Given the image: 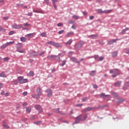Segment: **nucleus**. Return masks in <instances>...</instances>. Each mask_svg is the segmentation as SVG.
Instances as JSON below:
<instances>
[{"instance_id":"nucleus-1","label":"nucleus","mask_w":129,"mask_h":129,"mask_svg":"<svg viewBox=\"0 0 129 129\" xmlns=\"http://www.w3.org/2000/svg\"><path fill=\"white\" fill-rule=\"evenodd\" d=\"M87 118V115H85L84 116L80 115L77 117V120L75 122V123H77L80 120H81L82 121H83L84 120H85L86 118Z\"/></svg>"},{"instance_id":"nucleus-2","label":"nucleus","mask_w":129,"mask_h":129,"mask_svg":"<svg viewBox=\"0 0 129 129\" xmlns=\"http://www.w3.org/2000/svg\"><path fill=\"white\" fill-rule=\"evenodd\" d=\"M12 28L13 29H22L23 28V25L22 24H14L12 25Z\"/></svg>"},{"instance_id":"nucleus-3","label":"nucleus","mask_w":129,"mask_h":129,"mask_svg":"<svg viewBox=\"0 0 129 129\" xmlns=\"http://www.w3.org/2000/svg\"><path fill=\"white\" fill-rule=\"evenodd\" d=\"M97 12L98 14H108L110 13V10H105L104 11H103L101 9H98Z\"/></svg>"},{"instance_id":"nucleus-4","label":"nucleus","mask_w":129,"mask_h":129,"mask_svg":"<svg viewBox=\"0 0 129 129\" xmlns=\"http://www.w3.org/2000/svg\"><path fill=\"white\" fill-rule=\"evenodd\" d=\"M46 92H47L48 93L47 94V96L48 97H51V96H52V90L51 89H47L46 90Z\"/></svg>"},{"instance_id":"nucleus-5","label":"nucleus","mask_w":129,"mask_h":129,"mask_svg":"<svg viewBox=\"0 0 129 129\" xmlns=\"http://www.w3.org/2000/svg\"><path fill=\"white\" fill-rule=\"evenodd\" d=\"M71 60L73 61V62H75V63H78V64H80V62L78 61L77 60V58L74 57H72L71 58Z\"/></svg>"},{"instance_id":"nucleus-6","label":"nucleus","mask_w":129,"mask_h":129,"mask_svg":"<svg viewBox=\"0 0 129 129\" xmlns=\"http://www.w3.org/2000/svg\"><path fill=\"white\" fill-rule=\"evenodd\" d=\"M36 92L39 96H41V95L42 94V93L41 92V87H39L36 89Z\"/></svg>"},{"instance_id":"nucleus-7","label":"nucleus","mask_w":129,"mask_h":129,"mask_svg":"<svg viewBox=\"0 0 129 129\" xmlns=\"http://www.w3.org/2000/svg\"><path fill=\"white\" fill-rule=\"evenodd\" d=\"M110 73H116V74H119V70L118 69H114L113 71H110Z\"/></svg>"},{"instance_id":"nucleus-8","label":"nucleus","mask_w":129,"mask_h":129,"mask_svg":"<svg viewBox=\"0 0 129 129\" xmlns=\"http://www.w3.org/2000/svg\"><path fill=\"white\" fill-rule=\"evenodd\" d=\"M116 41H118V39H116L111 40L109 41L108 44L109 45H111V44H113V43H115V42H116Z\"/></svg>"},{"instance_id":"nucleus-9","label":"nucleus","mask_w":129,"mask_h":129,"mask_svg":"<svg viewBox=\"0 0 129 129\" xmlns=\"http://www.w3.org/2000/svg\"><path fill=\"white\" fill-rule=\"evenodd\" d=\"M120 84H121V82L118 81V82H117V83H115L114 84V86L115 87H118V86H120Z\"/></svg>"},{"instance_id":"nucleus-10","label":"nucleus","mask_w":129,"mask_h":129,"mask_svg":"<svg viewBox=\"0 0 129 129\" xmlns=\"http://www.w3.org/2000/svg\"><path fill=\"white\" fill-rule=\"evenodd\" d=\"M28 82V79H22L21 82H20V84H23V83H27Z\"/></svg>"},{"instance_id":"nucleus-11","label":"nucleus","mask_w":129,"mask_h":129,"mask_svg":"<svg viewBox=\"0 0 129 129\" xmlns=\"http://www.w3.org/2000/svg\"><path fill=\"white\" fill-rule=\"evenodd\" d=\"M20 41H21V42H25L26 41H27V38L24 37H20Z\"/></svg>"},{"instance_id":"nucleus-12","label":"nucleus","mask_w":129,"mask_h":129,"mask_svg":"<svg viewBox=\"0 0 129 129\" xmlns=\"http://www.w3.org/2000/svg\"><path fill=\"white\" fill-rule=\"evenodd\" d=\"M32 97H33V98H35L36 99H39V98H40V96L38 95V94H34L32 95Z\"/></svg>"},{"instance_id":"nucleus-13","label":"nucleus","mask_w":129,"mask_h":129,"mask_svg":"<svg viewBox=\"0 0 129 129\" xmlns=\"http://www.w3.org/2000/svg\"><path fill=\"white\" fill-rule=\"evenodd\" d=\"M107 96H109V95H105V94H104V93H102L100 95V97H103V98H104L105 97H107Z\"/></svg>"},{"instance_id":"nucleus-14","label":"nucleus","mask_w":129,"mask_h":129,"mask_svg":"<svg viewBox=\"0 0 129 129\" xmlns=\"http://www.w3.org/2000/svg\"><path fill=\"white\" fill-rule=\"evenodd\" d=\"M93 108L91 107H89L85 109V111H90V110H92Z\"/></svg>"},{"instance_id":"nucleus-15","label":"nucleus","mask_w":129,"mask_h":129,"mask_svg":"<svg viewBox=\"0 0 129 129\" xmlns=\"http://www.w3.org/2000/svg\"><path fill=\"white\" fill-rule=\"evenodd\" d=\"M22 79H24V77L20 76V77H18V80L19 83H20L21 82Z\"/></svg>"},{"instance_id":"nucleus-16","label":"nucleus","mask_w":129,"mask_h":129,"mask_svg":"<svg viewBox=\"0 0 129 129\" xmlns=\"http://www.w3.org/2000/svg\"><path fill=\"white\" fill-rule=\"evenodd\" d=\"M112 57H116L117 56V51H113L112 53Z\"/></svg>"},{"instance_id":"nucleus-17","label":"nucleus","mask_w":129,"mask_h":129,"mask_svg":"<svg viewBox=\"0 0 129 129\" xmlns=\"http://www.w3.org/2000/svg\"><path fill=\"white\" fill-rule=\"evenodd\" d=\"M46 44L48 45H52V46H54L55 44V42L54 41H48V42L46 43Z\"/></svg>"},{"instance_id":"nucleus-18","label":"nucleus","mask_w":129,"mask_h":129,"mask_svg":"<svg viewBox=\"0 0 129 129\" xmlns=\"http://www.w3.org/2000/svg\"><path fill=\"white\" fill-rule=\"evenodd\" d=\"M54 47H56V48H59L60 47H61V45H60V44L58 43H54Z\"/></svg>"},{"instance_id":"nucleus-19","label":"nucleus","mask_w":129,"mask_h":129,"mask_svg":"<svg viewBox=\"0 0 129 129\" xmlns=\"http://www.w3.org/2000/svg\"><path fill=\"white\" fill-rule=\"evenodd\" d=\"M0 77H3L5 78V77H7L6 76V73L3 72L2 73L0 74Z\"/></svg>"},{"instance_id":"nucleus-20","label":"nucleus","mask_w":129,"mask_h":129,"mask_svg":"<svg viewBox=\"0 0 129 129\" xmlns=\"http://www.w3.org/2000/svg\"><path fill=\"white\" fill-rule=\"evenodd\" d=\"M6 30L5 28L2 27V26H0V32H6Z\"/></svg>"},{"instance_id":"nucleus-21","label":"nucleus","mask_w":129,"mask_h":129,"mask_svg":"<svg viewBox=\"0 0 129 129\" xmlns=\"http://www.w3.org/2000/svg\"><path fill=\"white\" fill-rule=\"evenodd\" d=\"M40 35L41 37H47V33L46 32H42Z\"/></svg>"},{"instance_id":"nucleus-22","label":"nucleus","mask_w":129,"mask_h":129,"mask_svg":"<svg viewBox=\"0 0 129 129\" xmlns=\"http://www.w3.org/2000/svg\"><path fill=\"white\" fill-rule=\"evenodd\" d=\"M34 73L33 72V71H30L28 74V76H34Z\"/></svg>"},{"instance_id":"nucleus-23","label":"nucleus","mask_w":129,"mask_h":129,"mask_svg":"<svg viewBox=\"0 0 129 129\" xmlns=\"http://www.w3.org/2000/svg\"><path fill=\"white\" fill-rule=\"evenodd\" d=\"M96 72L95 71H93L90 74V75L91 76H94V75L96 74Z\"/></svg>"},{"instance_id":"nucleus-24","label":"nucleus","mask_w":129,"mask_h":129,"mask_svg":"<svg viewBox=\"0 0 129 129\" xmlns=\"http://www.w3.org/2000/svg\"><path fill=\"white\" fill-rule=\"evenodd\" d=\"M25 36L28 37V38H33V33L27 34Z\"/></svg>"},{"instance_id":"nucleus-25","label":"nucleus","mask_w":129,"mask_h":129,"mask_svg":"<svg viewBox=\"0 0 129 129\" xmlns=\"http://www.w3.org/2000/svg\"><path fill=\"white\" fill-rule=\"evenodd\" d=\"M72 18L73 19H75V20H78V19H79V16H78L77 15H73L72 16Z\"/></svg>"},{"instance_id":"nucleus-26","label":"nucleus","mask_w":129,"mask_h":129,"mask_svg":"<svg viewBox=\"0 0 129 129\" xmlns=\"http://www.w3.org/2000/svg\"><path fill=\"white\" fill-rule=\"evenodd\" d=\"M31 110H32V109H31V107H28L26 108V111H27L28 113H30V112H31Z\"/></svg>"},{"instance_id":"nucleus-27","label":"nucleus","mask_w":129,"mask_h":129,"mask_svg":"<svg viewBox=\"0 0 129 129\" xmlns=\"http://www.w3.org/2000/svg\"><path fill=\"white\" fill-rule=\"evenodd\" d=\"M129 30V28H126L125 29H123L122 31V34H124L125 33V32L126 31H128Z\"/></svg>"},{"instance_id":"nucleus-28","label":"nucleus","mask_w":129,"mask_h":129,"mask_svg":"<svg viewBox=\"0 0 129 129\" xmlns=\"http://www.w3.org/2000/svg\"><path fill=\"white\" fill-rule=\"evenodd\" d=\"M8 46H9V45H8V43H7L6 44H3L1 47H2V48H3L4 49H5V48H7V47H8Z\"/></svg>"},{"instance_id":"nucleus-29","label":"nucleus","mask_w":129,"mask_h":129,"mask_svg":"<svg viewBox=\"0 0 129 129\" xmlns=\"http://www.w3.org/2000/svg\"><path fill=\"white\" fill-rule=\"evenodd\" d=\"M35 108L36 109H41V106L39 105H36L34 106Z\"/></svg>"},{"instance_id":"nucleus-30","label":"nucleus","mask_w":129,"mask_h":129,"mask_svg":"<svg viewBox=\"0 0 129 129\" xmlns=\"http://www.w3.org/2000/svg\"><path fill=\"white\" fill-rule=\"evenodd\" d=\"M14 43H15V41H10L9 42H7V44H8V46H10L11 45L14 44Z\"/></svg>"},{"instance_id":"nucleus-31","label":"nucleus","mask_w":129,"mask_h":129,"mask_svg":"<svg viewBox=\"0 0 129 129\" xmlns=\"http://www.w3.org/2000/svg\"><path fill=\"white\" fill-rule=\"evenodd\" d=\"M33 13H38V14H42V12L38 10H35V9H33Z\"/></svg>"},{"instance_id":"nucleus-32","label":"nucleus","mask_w":129,"mask_h":129,"mask_svg":"<svg viewBox=\"0 0 129 129\" xmlns=\"http://www.w3.org/2000/svg\"><path fill=\"white\" fill-rule=\"evenodd\" d=\"M17 52H19V53H24V52H25V50L24 49H17Z\"/></svg>"},{"instance_id":"nucleus-33","label":"nucleus","mask_w":129,"mask_h":129,"mask_svg":"<svg viewBox=\"0 0 129 129\" xmlns=\"http://www.w3.org/2000/svg\"><path fill=\"white\" fill-rule=\"evenodd\" d=\"M55 112H56V113H59L60 114H61V112H60V111H59V109H55L54 110Z\"/></svg>"},{"instance_id":"nucleus-34","label":"nucleus","mask_w":129,"mask_h":129,"mask_svg":"<svg viewBox=\"0 0 129 129\" xmlns=\"http://www.w3.org/2000/svg\"><path fill=\"white\" fill-rule=\"evenodd\" d=\"M112 94L113 96H114V97H117V96H118L117 95V94L116 93H115V92L112 93Z\"/></svg>"},{"instance_id":"nucleus-35","label":"nucleus","mask_w":129,"mask_h":129,"mask_svg":"<svg viewBox=\"0 0 129 129\" xmlns=\"http://www.w3.org/2000/svg\"><path fill=\"white\" fill-rule=\"evenodd\" d=\"M91 37H92L93 39H95V38H97L98 37V35H91Z\"/></svg>"},{"instance_id":"nucleus-36","label":"nucleus","mask_w":129,"mask_h":129,"mask_svg":"<svg viewBox=\"0 0 129 129\" xmlns=\"http://www.w3.org/2000/svg\"><path fill=\"white\" fill-rule=\"evenodd\" d=\"M71 43H72V40L71 39L68 41V42H67V45H71Z\"/></svg>"},{"instance_id":"nucleus-37","label":"nucleus","mask_w":129,"mask_h":129,"mask_svg":"<svg viewBox=\"0 0 129 129\" xmlns=\"http://www.w3.org/2000/svg\"><path fill=\"white\" fill-rule=\"evenodd\" d=\"M3 126L4 127H6V128H10V126H9L8 125H6V124H3Z\"/></svg>"},{"instance_id":"nucleus-38","label":"nucleus","mask_w":129,"mask_h":129,"mask_svg":"<svg viewBox=\"0 0 129 129\" xmlns=\"http://www.w3.org/2000/svg\"><path fill=\"white\" fill-rule=\"evenodd\" d=\"M14 34H15V32H14V31H11L9 32L10 36H11L12 35H14Z\"/></svg>"},{"instance_id":"nucleus-39","label":"nucleus","mask_w":129,"mask_h":129,"mask_svg":"<svg viewBox=\"0 0 129 129\" xmlns=\"http://www.w3.org/2000/svg\"><path fill=\"white\" fill-rule=\"evenodd\" d=\"M74 23H75V22L72 20H70L68 22L69 24H74Z\"/></svg>"},{"instance_id":"nucleus-40","label":"nucleus","mask_w":129,"mask_h":129,"mask_svg":"<svg viewBox=\"0 0 129 129\" xmlns=\"http://www.w3.org/2000/svg\"><path fill=\"white\" fill-rule=\"evenodd\" d=\"M65 64H66V60H63L61 64V66H63Z\"/></svg>"},{"instance_id":"nucleus-41","label":"nucleus","mask_w":129,"mask_h":129,"mask_svg":"<svg viewBox=\"0 0 129 129\" xmlns=\"http://www.w3.org/2000/svg\"><path fill=\"white\" fill-rule=\"evenodd\" d=\"M57 27H62L63 26V23H59L57 25Z\"/></svg>"},{"instance_id":"nucleus-42","label":"nucleus","mask_w":129,"mask_h":129,"mask_svg":"<svg viewBox=\"0 0 129 129\" xmlns=\"http://www.w3.org/2000/svg\"><path fill=\"white\" fill-rule=\"evenodd\" d=\"M41 122V121H38L34 122V123H35V124H40Z\"/></svg>"},{"instance_id":"nucleus-43","label":"nucleus","mask_w":129,"mask_h":129,"mask_svg":"<svg viewBox=\"0 0 129 129\" xmlns=\"http://www.w3.org/2000/svg\"><path fill=\"white\" fill-rule=\"evenodd\" d=\"M63 33H64V30H60L58 32V34L59 35H61V34H63Z\"/></svg>"},{"instance_id":"nucleus-44","label":"nucleus","mask_w":129,"mask_h":129,"mask_svg":"<svg viewBox=\"0 0 129 129\" xmlns=\"http://www.w3.org/2000/svg\"><path fill=\"white\" fill-rule=\"evenodd\" d=\"M10 60V58L9 57H5L4 58V61H9Z\"/></svg>"},{"instance_id":"nucleus-45","label":"nucleus","mask_w":129,"mask_h":129,"mask_svg":"<svg viewBox=\"0 0 129 129\" xmlns=\"http://www.w3.org/2000/svg\"><path fill=\"white\" fill-rule=\"evenodd\" d=\"M82 105H83V104H78L76 105V106L77 107H78L79 106H82Z\"/></svg>"},{"instance_id":"nucleus-46","label":"nucleus","mask_w":129,"mask_h":129,"mask_svg":"<svg viewBox=\"0 0 129 129\" xmlns=\"http://www.w3.org/2000/svg\"><path fill=\"white\" fill-rule=\"evenodd\" d=\"M103 59H104V58L103 57V56H101L99 59V61H102V60H103Z\"/></svg>"},{"instance_id":"nucleus-47","label":"nucleus","mask_w":129,"mask_h":129,"mask_svg":"<svg viewBox=\"0 0 129 129\" xmlns=\"http://www.w3.org/2000/svg\"><path fill=\"white\" fill-rule=\"evenodd\" d=\"M72 29H73L74 30H76V25H73L72 26Z\"/></svg>"},{"instance_id":"nucleus-48","label":"nucleus","mask_w":129,"mask_h":129,"mask_svg":"<svg viewBox=\"0 0 129 129\" xmlns=\"http://www.w3.org/2000/svg\"><path fill=\"white\" fill-rule=\"evenodd\" d=\"M23 95H24V96H26V95H27V94H28V92H24L23 93H22Z\"/></svg>"},{"instance_id":"nucleus-49","label":"nucleus","mask_w":129,"mask_h":129,"mask_svg":"<svg viewBox=\"0 0 129 129\" xmlns=\"http://www.w3.org/2000/svg\"><path fill=\"white\" fill-rule=\"evenodd\" d=\"M8 19H9V17H3V20H4L5 21H7V20Z\"/></svg>"},{"instance_id":"nucleus-50","label":"nucleus","mask_w":129,"mask_h":129,"mask_svg":"<svg viewBox=\"0 0 129 129\" xmlns=\"http://www.w3.org/2000/svg\"><path fill=\"white\" fill-rule=\"evenodd\" d=\"M45 52H46L45 51H42L40 52L39 54L40 56H42V55H43V54H45Z\"/></svg>"},{"instance_id":"nucleus-51","label":"nucleus","mask_w":129,"mask_h":129,"mask_svg":"<svg viewBox=\"0 0 129 129\" xmlns=\"http://www.w3.org/2000/svg\"><path fill=\"white\" fill-rule=\"evenodd\" d=\"M24 27H29L30 26V24H28V23H25L24 24Z\"/></svg>"},{"instance_id":"nucleus-52","label":"nucleus","mask_w":129,"mask_h":129,"mask_svg":"<svg viewBox=\"0 0 129 129\" xmlns=\"http://www.w3.org/2000/svg\"><path fill=\"white\" fill-rule=\"evenodd\" d=\"M87 97H85V98H83V99H82V101H86V100H87Z\"/></svg>"},{"instance_id":"nucleus-53","label":"nucleus","mask_w":129,"mask_h":129,"mask_svg":"<svg viewBox=\"0 0 129 129\" xmlns=\"http://www.w3.org/2000/svg\"><path fill=\"white\" fill-rule=\"evenodd\" d=\"M94 19V16H91L89 17V20H93Z\"/></svg>"},{"instance_id":"nucleus-54","label":"nucleus","mask_w":129,"mask_h":129,"mask_svg":"<svg viewBox=\"0 0 129 129\" xmlns=\"http://www.w3.org/2000/svg\"><path fill=\"white\" fill-rule=\"evenodd\" d=\"M27 16H33V13H29L28 14H27Z\"/></svg>"},{"instance_id":"nucleus-55","label":"nucleus","mask_w":129,"mask_h":129,"mask_svg":"<svg viewBox=\"0 0 129 129\" xmlns=\"http://www.w3.org/2000/svg\"><path fill=\"white\" fill-rule=\"evenodd\" d=\"M5 1L4 0H1L0 1V5H3L4 4Z\"/></svg>"},{"instance_id":"nucleus-56","label":"nucleus","mask_w":129,"mask_h":129,"mask_svg":"<svg viewBox=\"0 0 129 129\" xmlns=\"http://www.w3.org/2000/svg\"><path fill=\"white\" fill-rule=\"evenodd\" d=\"M118 74L115 73L114 74L112 75V77L115 78L116 77V75H117Z\"/></svg>"},{"instance_id":"nucleus-57","label":"nucleus","mask_w":129,"mask_h":129,"mask_svg":"<svg viewBox=\"0 0 129 129\" xmlns=\"http://www.w3.org/2000/svg\"><path fill=\"white\" fill-rule=\"evenodd\" d=\"M55 57H57V56L55 55H52L50 56V58H55Z\"/></svg>"},{"instance_id":"nucleus-58","label":"nucleus","mask_w":129,"mask_h":129,"mask_svg":"<svg viewBox=\"0 0 129 129\" xmlns=\"http://www.w3.org/2000/svg\"><path fill=\"white\" fill-rule=\"evenodd\" d=\"M18 81H14V84L15 85H18Z\"/></svg>"},{"instance_id":"nucleus-59","label":"nucleus","mask_w":129,"mask_h":129,"mask_svg":"<svg viewBox=\"0 0 129 129\" xmlns=\"http://www.w3.org/2000/svg\"><path fill=\"white\" fill-rule=\"evenodd\" d=\"M83 15H84V16H86V15H87V12H83Z\"/></svg>"},{"instance_id":"nucleus-60","label":"nucleus","mask_w":129,"mask_h":129,"mask_svg":"<svg viewBox=\"0 0 129 129\" xmlns=\"http://www.w3.org/2000/svg\"><path fill=\"white\" fill-rule=\"evenodd\" d=\"M23 106H25V105H28V103L27 102H25L23 104Z\"/></svg>"},{"instance_id":"nucleus-61","label":"nucleus","mask_w":129,"mask_h":129,"mask_svg":"<svg viewBox=\"0 0 129 129\" xmlns=\"http://www.w3.org/2000/svg\"><path fill=\"white\" fill-rule=\"evenodd\" d=\"M93 87L94 88H97V85H96V84H95V85H93Z\"/></svg>"},{"instance_id":"nucleus-62","label":"nucleus","mask_w":129,"mask_h":129,"mask_svg":"<svg viewBox=\"0 0 129 129\" xmlns=\"http://www.w3.org/2000/svg\"><path fill=\"white\" fill-rule=\"evenodd\" d=\"M47 115H48L49 116H51V115H52V113H47Z\"/></svg>"},{"instance_id":"nucleus-63","label":"nucleus","mask_w":129,"mask_h":129,"mask_svg":"<svg viewBox=\"0 0 129 129\" xmlns=\"http://www.w3.org/2000/svg\"><path fill=\"white\" fill-rule=\"evenodd\" d=\"M126 54H129V49H127L126 51Z\"/></svg>"},{"instance_id":"nucleus-64","label":"nucleus","mask_w":129,"mask_h":129,"mask_svg":"<svg viewBox=\"0 0 129 129\" xmlns=\"http://www.w3.org/2000/svg\"><path fill=\"white\" fill-rule=\"evenodd\" d=\"M5 95H6V96H9V93H6Z\"/></svg>"}]
</instances>
